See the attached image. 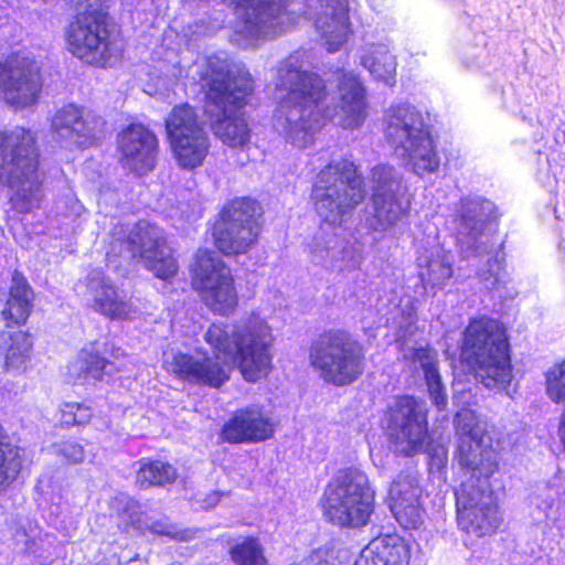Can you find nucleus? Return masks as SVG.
<instances>
[{
    "label": "nucleus",
    "instance_id": "ddd939ff",
    "mask_svg": "<svg viewBox=\"0 0 565 565\" xmlns=\"http://www.w3.org/2000/svg\"><path fill=\"white\" fill-rule=\"evenodd\" d=\"M235 21L232 42L243 49L257 46L260 42L281 33L296 23L298 17L290 9V0H233Z\"/></svg>",
    "mask_w": 565,
    "mask_h": 565
},
{
    "label": "nucleus",
    "instance_id": "412c9836",
    "mask_svg": "<svg viewBox=\"0 0 565 565\" xmlns=\"http://www.w3.org/2000/svg\"><path fill=\"white\" fill-rule=\"evenodd\" d=\"M303 14L313 22L329 52L338 51L350 33L347 0H303Z\"/></svg>",
    "mask_w": 565,
    "mask_h": 565
},
{
    "label": "nucleus",
    "instance_id": "1a4fd4ad",
    "mask_svg": "<svg viewBox=\"0 0 565 565\" xmlns=\"http://www.w3.org/2000/svg\"><path fill=\"white\" fill-rule=\"evenodd\" d=\"M107 0H76L77 15L65 30L67 50L83 63L113 67L122 55L120 34L104 10Z\"/></svg>",
    "mask_w": 565,
    "mask_h": 565
},
{
    "label": "nucleus",
    "instance_id": "c9c22d12",
    "mask_svg": "<svg viewBox=\"0 0 565 565\" xmlns=\"http://www.w3.org/2000/svg\"><path fill=\"white\" fill-rule=\"evenodd\" d=\"M168 139L207 134L195 109L189 104L175 106L166 119Z\"/></svg>",
    "mask_w": 565,
    "mask_h": 565
},
{
    "label": "nucleus",
    "instance_id": "393cba45",
    "mask_svg": "<svg viewBox=\"0 0 565 565\" xmlns=\"http://www.w3.org/2000/svg\"><path fill=\"white\" fill-rule=\"evenodd\" d=\"M422 488L415 476L401 473L392 482L388 493L390 509L405 529H417L424 519Z\"/></svg>",
    "mask_w": 565,
    "mask_h": 565
},
{
    "label": "nucleus",
    "instance_id": "f03ea898",
    "mask_svg": "<svg viewBox=\"0 0 565 565\" xmlns=\"http://www.w3.org/2000/svg\"><path fill=\"white\" fill-rule=\"evenodd\" d=\"M365 196L364 179L348 159L333 160L317 173L311 199L322 225L310 247L311 260L316 265L338 274L351 273L360 267V250L337 228Z\"/></svg>",
    "mask_w": 565,
    "mask_h": 565
},
{
    "label": "nucleus",
    "instance_id": "7ed1b4c3",
    "mask_svg": "<svg viewBox=\"0 0 565 565\" xmlns=\"http://www.w3.org/2000/svg\"><path fill=\"white\" fill-rule=\"evenodd\" d=\"M458 436V461L470 477L456 491L458 526L478 537L488 535L500 524L498 505L489 478L498 470V452L476 412L461 409L455 417Z\"/></svg>",
    "mask_w": 565,
    "mask_h": 565
},
{
    "label": "nucleus",
    "instance_id": "4be33fe9",
    "mask_svg": "<svg viewBox=\"0 0 565 565\" xmlns=\"http://www.w3.org/2000/svg\"><path fill=\"white\" fill-rule=\"evenodd\" d=\"M164 365L168 372L191 384L222 386L228 379V370L205 352L193 354L171 352L166 354Z\"/></svg>",
    "mask_w": 565,
    "mask_h": 565
},
{
    "label": "nucleus",
    "instance_id": "b1692460",
    "mask_svg": "<svg viewBox=\"0 0 565 565\" xmlns=\"http://www.w3.org/2000/svg\"><path fill=\"white\" fill-rule=\"evenodd\" d=\"M274 431L275 422L270 412L253 404L234 412L224 424L221 437L231 444L259 443L269 439Z\"/></svg>",
    "mask_w": 565,
    "mask_h": 565
},
{
    "label": "nucleus",
    "instance_id": "603ef678",
    "mask_svg": "<svg viewBox=\"0 0 565 565\" xmlns=\"http://www.w3.org/2000/svg\"><path fill=\"white\" fill-rule=\"evenodd\" d=\"M70 1H71V2L73 3V6L76 8V0H70Z\"/></svg>",
    "mask_w": 565,
    "mask_h": 565
},
{
    "label": "nucleus",
    "instance_id": "a18cd8bd",
    "mask_svg": "<svg viewBox=\"0 0 565 565\" xmlns=\"http://www.w3.org/2000/svg\"><path fill=\"white\" fill-rule=\"evenodd\" d=\"M195 26H196V30H194L192 32V34H194V35H206V34H210V33H212V32H214L216 30V26L204 28V29H201V26H199L198 24Z\"/></svg>",
    "mask_w": 565,
    "mask_h": 565
},
{
    "label": "nucleus",
    "instance_id": "f8f14e48",
    "mask_svg": "<svg viewBox=\"0 0 565 565\" xmlns=\"http://www.w3.org/2000/svg\"><path fill=\"white\" fill-rule=\"evenodd\" d=\"M309 360L320 377L335 386L353 383L365 366L363 347L343 330L322 333L311 344Z\"/></svg>",
    "mask_w": 565,
    "mask_h": 565
},
{
    "label": "nucleus",
    "instance_id": "20e7f679",
    "mask_svg": "<svg viewBox=\"0 0 565 565\" xmlns=\"http://www.w3.org/2000/svg\"><path fill=\"white\" fill-rule=\"evenodd\" d=\"M205 81V114L214 135L226 146L243 148L250 129L243 108L253 92V78L242 62L221 52L195 63Z\"/></svg>",
    "mask_w": 565,
    "mask_h": 565
},
{
    "label": "nucleus",
    "instance_id": "c756f323",
    "mask_svg": "<svg viewBox=\"0 0 565 565\" xmlns=\"http://www.w3.org/2000/svg\"><path fill=\"white\" fill-rule=\"evenodd\" d=\"M113 363L102 358L92 343L82 349L74 361L67 367V377L74 384L85 385L90 382L100 381L104 375H110Z\"/></svg>",
    "mask_w": 565,
    "mask_h": 565
},
{
    "label": "nucleus",
    "instance_id": "de8ad7c7",
    "mask_svg": "<svg viewBox=\"0 0 565 565\" xmlns=\"http://www.w3.org/2000/svg\"><path fill=\"white\" fill-rule=\"evenodd\" d=\"M83 210H84V206L79 202L76 201L74 204V213L76 215H79Z\"/></svg>",
    "mask_w": 565,
    "mask_h": 565
},
{
    "label": "nucleus",
    "instance_id": "cd10ccee",
    "mask_svg": "<svg viewBox=\"0 0 565 565\" xmlns=\"http://www.w3.org/2000/svg\"><path fill=\"white\" fill-rule=\"evenodd\" d=\"M409 548L398 535H382L362 551L355 565H408Z\"/></svg>",
    "mask_w": 565,
    "mask_h": 565
},
{
    "label": "nucleus",
    "instance_id": "f704fd0d",
    "mask_svg": "<svg viewBox=\"0 0 565 565\" xmlns=\"http://www.w3.org/2000/svg\"><path fill=\"white\" fill-rule=\"evenodd\" d=\"M125 513H128L127 522L140 531L149 530L153 534L167 536L174 541H190L193 537L191 530L178 529L166 519L152 521L151 523L143 520L141 514H139V507L134 500L127 501Z\"/></svg>",
    "mask_w": 565,
    "mask_h": 565
},
{
    "label": "nucleus",
    "instance_id": "aec40b11",
    "mask_svg": "<svg viewBox=\"0 0 565 565\" xmlns=\"http://www.w3.org/2000/svg\"><path fill=\"white\" fill-rule=\"evenodd\" d=\"M104 125L100 116L68 104L52 116L50 134L63 147H88L103 132Z\"/></svg>",
    "mask_w": 565,
    "mask_h": 565
},
{
    "label": "nucleus",
    "instance_id": "2eb2a0df",
    "mask_svg": "<svg viewBox=\"0 0 565 565\" xmlns=\"http://www.w3.org/2000/svg\"><path fill=\"white\" fill-rule=\"evenodd\" d=\"M192 286L204 305L214 313L227 316L238 303L231 269L212 250L196 252L192 268Z\"/></svg>",
    "mask_w": 565,
    "mask_h": 565
},
{
    "label": "nucleus",
    "instance_id": "a878e982",
    "mask_svg": "<svg viewBox=\"0 0 565 565\" xmlns=\"http://www.w3.org/2000/svg\"><path fill=\"white\" fill-rule=\"evenodd\" d=\"M84 292L92 308L109 318H128L132 305L120 295L110 279L100 269H93L86 277Z\"/></svg>",
    "mask_w": 565,
    "mask_h": 565
},
{
    "label": "nucleus",
    "instance_id": "58836bf2",
    "mask_svg": "<svg viewBox=\"0 0 565 565\" xmlns=\"http://www.w3.org/2000/svg\"><path fill=\"white\" fill-rule=\"evenodd\" d=\"M236 565H267L263 550L256 539L247 537L231 548Z\"/></svg>",
    "mask_w": 565,
    "mask_h": 565
},
{
    "label": "nucleus",
    "instance_id": "6ab92c4d",
    "mask_svg": "<svg viewBox=\"0 0 565 565\" xmlns=\"http://www.w3.org/2000/svg\"><path fill=\"white\" fill-rule=\"evenodd\" d=\"M41 89L40 68L35 61L19 54L0 64V95L17 108L36 103Z\"/></svg>",
    "mask_w": 565,
    "mask_h": 565
},
{
    "label": "nucleus",
    "instance_id": "5701e85b",
    "mask_svg": "<svg viewBox=\"0 0 565 565\" xmlns=\"http://www.w3.org/2000/svg\"><path fill=\"white\" fill-rule=\"evenodd\" d=\"M120 161L130 171L141 175L156 166L158 140L156 135L140 124H131L117 138Z\"/></svg>",
    "mask_w": 565,
    "mask_h": 565
},
{
    "label": "nucleus",
    "instance_id": "a211bd4d",
    "mask_svg": "<svg viewBox=\"0 0 565 565\" xmlns=\"http://www.w3.org/2000/svg\"><path fill=\"white\" fill-rule=\"evenodd\" d=\"M494 204L480 196L462 198L456 212L458 242L461 249L476 256L489 254L493 247L486 233L494 217Z\"/></svg>",
    "mask_w": 565,
    "mask_h": 565
},
{
    "label": "nucleus",
    "instance_id": "f257e3e1",
    "mask_svg": "<svg viewBox=\"0 0 565 565\" xmlns=\"http://www.w3.org/2000/svg\"><path fill=\"white\" fill-rule=\"evenodd\" d=\"M297 52L281 61L276 70L275 86L284 95L274 116V127L289 142L306 148L330 121L344 129H356L366 119L365 88L351 72L337 73L338 96H331L324 81L303 68Z\"/></svg>",
    "mask_w": 565,
    "mask_h": 565
},
{
    "label": "nucleus",
    "instance_id": "4468645a",
    "mask_svg": "<svg viewBox=\"0 0 565 565\" xmlns=\"http://www.w3.org/2000/svg\"><path fill=\"white\" fill-rule=\"evenodd\" d=\"M372 216L367 220L375 232L395 233L406 224L411 202L406 196L402 173L392 166L379 164L371 171Z\"/></svg>",
    "mask_w": 565,
    "mask_h": 565
},
{
    "label": "nucleus",
    "instance_id": "bb28decb",
    "mask_svg": "<svg viewBox=\"0 0 565 565\" xmlns=\"http://www.w3.org/2000/svg\"><path fill=\"white\" fill-rule=\"evenodd\" d=\"M455 255L443 245H434L417 257L418 277L424 290L443 289L454 275Z\"/></svg>",
    "mask_w": 565,
    "mask_h": 565
},
{
    "label": "nucleus",
    "instance_id": "c03bdc74",
    "mask_svg": "<svg viewBox=\"0 0 565 565\" xmlns=\"http://www.w3.org/2000/svg\"><path fill=\"white\" fill-rule=\"evenodd\" d=\"M553 161H555L554 158H553ZM547 163H548V166L551 168L554 182H557V175L562 172L563 166H561L559 169H558L556 166L552 164V159H550V158H547Z\"/></svg>",
    "mask_w": 565,
    "mask_h": 565
},
{
    "label": "nucleus",
    "instance_id": "37998d69",
    "mask_svg": "<svg viewBox=\"0 0 565 565\" xmlns=\"http://www.w3.org/2000/svg\"><path fill=\"white\" fill-rule=\"evenodd\" d=\"M503 256H500L498 253L493 259V263H489V273L493 277V280L490 282L491 287H495L503 280V276L500 274V270L503 268Z\"/></svg>",
    "mask_w": 565,
    "mask_h": 565
},
{
    "label": "nucleus",
    "instance_id": "c85d7f7f",
    "mask_svg": "<svg viewBox=\"0 0 565 565\" xmlns=\"http://www.w3.org/2000/svg\"><path fill=\"white\" fill-rule=\"evenodd\" d=\"M360 63L367 70L370 75L386 86H394L396 83V56L392 54L388 44L371 43L365 44L360 51Z\"/></svg>",
    "mask_w": 565,
    "mask_h": 565
},
{
    "label": "nucleus",
    "instance_id": "2f4dec72",
    "mask_svg": "<svg viewBox=\"0 0 565 565\" xmlns=\"http://www.w3.org/2000/svg\"><path fill=\"white\" fill-rule=\"evenodd\" d=\"M177 163L183 169H194L202 166L210 149L207 134L181 136L169 139Z\"/></svg>",
    "mask_w": 565,
    "mask_h": 565
},
{
    "label": "nucleus",
    "instance_id": "8fccbe9b",
    "mask_svg": "<svg viewBox=\"0 0 565 565\" xmlns=\"http://www.w3.org/2000/svg\"><path fill=\"white\" fill-rule=\"evenodd\" d=\"M540 178H541V181H542L545 185H547V186H551V185H552V181H551L550 177H546V179H545V178H543V177H540Z\"/></svg>",
    "mask_w": 565,
    "mask_h": 565
},
{
    "label": "nucleus",
    "instance_id": "72a5a7b5",
    "mask_svg": "<svg viewBox=\"0 0 565 565\" xmlns=\"http://www.w3.org/2000/svg\"><path fill=\"white\" fill-rule=\"evenodd\" d=\"M31 300L32 290L26 279L19 271H14L12 274L9 297L2 311V316L8 321L9 327L11 323L21 324L25 322L30 313Z\"/></svg>",
    "mask_w": 565,
    "mask_h": 565
},
{
    "label": "nucleus",
    "instance_id": "6e6552de",
    "mask_svg": "<svg viewBox=\"0 0 565 565\" xmlns=\"http://www.w3.org/2000/svg\"><path fill=\"white\" fill-rule=\"evenodd\" d=\"M461 358L487 388L509 393L513 379L510 343L498 320L481 317L469 321L463 330Z\"/></svg>",
    "mask_w": 565,
    "mask_h": 565
},
{
    "label": "nucleus",
    "instance_id": "ea45409f",
    "mask_svg": "<svg viewBox=\"0 0 565 565\" xmlns=\"http://www.w3.org/2000/svg\"><path fill=\"white\" fill-rule=\"evenodd\" d=\"M92 417L90 407L76 403L67 402L61 406V423L65 426L84 425Z\"/></svg>",
    "mask_w": 565,
    "mask_h": 565
},
{
    "label": "nucleus",
    "instance_id": "e433bc0d",
    "mask_svg": "<svg viewBox=\"0 0 565 565\" xmlns=\"http://www.w3.org/2000/svg\"><path fill=\"white\" fill-rule=\"evenodd\" d=\"M177 469L160 460L141 461L137 472V483L142 488L164 486L177 479Z\"/></svg>",
    "mask_w": 565,
    "mask_h": 565
},
{
    "label": "nucleus",
    "instance_id": "423d86ee",
    "mask_svg": "<svg viewBox=\"0 0 565 565\" xmlns=\"http://www.w3.org/2000/svg\"><path fill=\"white\" fill-rule=\"evenodd\" d=\"M386 141L406 169L423 178L438 172L441 157L431 127L414 105L399 102L390 105L383 115Z\"/></svg>",
    "mask_w": 565,
    "mask_h": 565
},
{
    "label": "nucleus",
    "instance_id": "9b49d317",
    "mask_svg": "<svg viewBox=\"0 0 565 565\" xmlns=\"http://www.w3.org/2000/svg\"><path fill=\"white\" fill-rule=\"evenodd\" d=\"M374 505L375 490L367 475L358 468L339 471L323 493L326 519L342 527L365 526L374 512Z\"/></svg>",
    "mask_w": 565,
    "mask_h": 565
},
{
    "label": "nucleus",
    "instance_id": "4c0bfd02",
    "mask_svg": "<svg viewBox=\"0 0 565 565\" xmlns=\"http://www.w3.org/2000/svg\"><path fill=\"white\" fill-rule=\"evenodd\" d=\"M546 394L556 404H565V360L551 367L546 374ZM559 436L565 446V409L559 427Z\"/></svg>",
    "mask_w": 565,
    "mask_h": 565
},
{
    "label": "nucleus",
    "instance_id": "473e14b6",
    "mask_svg": "<svg viewBox=\"0 0 565 565\" xmlns=\"http://www.w3.org/2000/svg\"><path fill=\"white\" fill-rule=\"evenodd\" d=\"M32 342L23 331L6 330L0 332V354L4 358L7 371H21L30 360Z\"/></svg>",
    "mask_w": 565,
    "mask_h": 565
},
{
    "label": "nucleus",
    "instance_id": "f3484780",
    "mask_svg": "<svg viewBox=\"0 0 565 565\" xmlns=\"http://www.w3.org/2000/svg\"><path fill=\"white\" fill-rule=\"evenodd\" d=\"M256 212L257 203L249 198H237L224 205L213 230L215 246L223 254H244L256 243Z\"/></svg>",
    "mask_w": 565,
    "mask_h": 565
},
{
    "label": "nucleus",
    "instance_id": "3c124183",
    "mask_svg": "<svg viewBox=\"0 0 565 565\" xmlns=\"http://www.w3.org/2000/svg\"><path fill=\"white\" fill-rule=\"evenodd\" d=\"M438 460L443 462L444 459H446V451L444 448H441V455H437Z\"/></svg>",
    "mask_w": 565,
    "mask_h": 565
},
{
    "label": "nucleus",
    "instance_id": "7c9ffc66",
    "mask_svg": "<svg viewBox=\"0 0 565 565\" xmlns=\"http://www.w3.org/2000/svg\"><path fill=\"white\" fill-rule=\"evenodd\" d=\"M412 363L415 369H420L423 371L427 391L434 405L439 411L445 409L447 407L448 399L438 370L437 351L428 347L417 348L412 353Z\"/></svg>",
    "mask_w": 565,
    "mask_h": 565
},
{
    "label": "nucleus",
    "instance_id": "9d476101",
    "mask_svg": "<svg viewBox=\"0 0 565 565\" xmlns=\"http://www.w3.org/2000/svg\"><path fill=\"white\" fill-rule=\"evenodd\" d=\"M106 253L110 263L114 257L136 259L156 277L167 280L179 269L171 248L167 245L163 230L142 220L135 224L115 223Z\"/></svg>",
    "mask_w": 565,
    "mask_h": 565
},
{
    "label": "nucleus",
    "instance_id": "39448f33",
    "mask_svg": "<svg viewBox=\"0 0 565 565\" xmlns=\"http://www.w3.org/2000/svg\"><path fill=\"white\" fill-rule=\"evenodd\" d=\"M204 340L218 353L233 358L248 382L266 376L271 367V328L256 313L242 317L231 326L211 324Z\"/></svg>",
    "mask_w": 565,
    "mask_h": 565
},
{
    "label": "nucleus",
    "instance_id": "dca6fc26",
    "mask_svg": "<svg viewBox=\"0 0 565 565\" xmlns=\"http://www.w3.org/2000/svg\"><path fill=\"white\" fill-rule=\"evenodd\" d=\"M384 428L393 450L411 457L426 449L427 409L413 396L397 397L384 415Z\"/></svg>",
    "mask_w": 565,
    "mask_h": 565
},
{
    "label": "nucleus",
    "instance_id": "0eeeda50",
    "mask_svg": "<svg viewBox=\"0 0 565 565\" xmlns=\"http://www.w3.org/2000/svg\"><path fill=\"white\" fill-rule=\"evenodd\" d=\"M35 134L24 127L0 131V183L11 191L10 202L19 213L39 207L42 181Z\"/></svg>",
    "mask_w": 565,
    "mask_h": 565
},
{
    "label": "nucleus",
    "instance_id": "79ce46f5",
    "mask_svg": "<svg viewBox=\"0 0 565 565\" xmlns=\"http://www.w3.org/2000/svg\"><path fill=\"white\" fill-rule=\"evenodd\" d=\"M557 501L551 494L546 495L540 502L536 503V510L534 514V519L537 522L542 521H556L557 519Z\"/></svg>",
    "mask_w": 565,
    "mask_h": 565
},
{
    "label": "nucleus",
    "instance_id": "a19ab883",
    "mask_svg": "<svg viewBox=\"0 0 565 565\" xmlns=\"http://www.w3.org/2000/svg\"><path fill=\"white\" fill-rule=\"evenodd\" d=\"M53 451L67 463H79L85 458L84 447L76 441L65 440L53 445Z\"/></svg>",
    "mask_w": 565,
    "mask_h": 565
},
{
    "label": "nucleus",
    "instance_id": "49530a36",
    "mask_svg": "<svg viewBox=\"0 0 565 565\" xmlns=\"http://www.w3.org/2000/svg\"><path fill=\"white\" fill-rule=\"evenodd\" d=\"M302 565H331L328 561H318V556H311Z\"/></svg>",
    "mask_w": 565,
    "mask_h": 565
},
{
    "label": "nucleus",
    "instance_id": "09e8293b",
    "mask_svg": "<svg viewBox=\"0 0 565 565\" xmlns=\"http://www.w3.org/2000/svg\"><path fill=\"white\" fill-rule=\"evenodd\" d=\"M217 501H218V494L214 493L212 495L211 502L206 504V508H210V507L216 504Z\"/></svg>",
    "mask_w": 565,
    "mask_h": 565
}]
</instances>
